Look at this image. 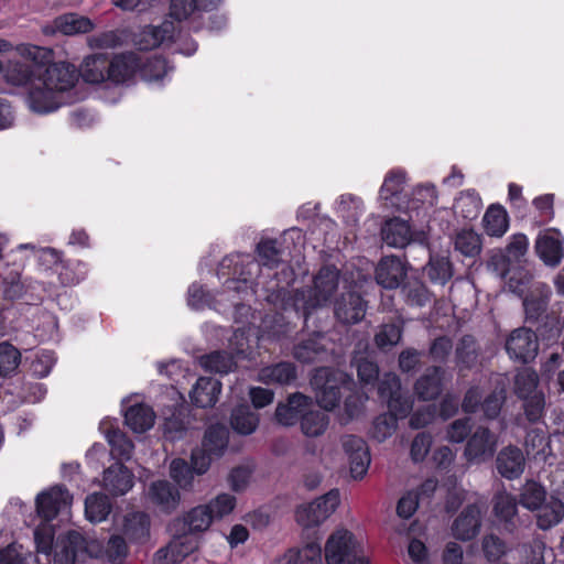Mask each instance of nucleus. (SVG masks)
Returning a JSON list of instances; mask_svg holds the SVG:
<instances>
[{"mask_svg":"<svg viewBox=\"0 0 564 564\" xmlns=\"http://www.w3.org/2000/svg\"><path fill=\"white\" fill-rule=\"evenodd\" d=\"M221 392V382L212 377H200L193 387L189 397L198 408H212L218 401Z\"/></svg>","mask_w":564,"mask_h":564,"instance_id":"24","label":"nucleus"},{"mask_svg":"<svg viewBox=\"0 0 564 564\" xmlns=\"http://www.w3.org/2000/svg\"><path fill=\"white\" fill-rule=\"evenodd\" d=\"M21 361L20 351L9 343L0 344V376L7 377L14 372Z\"/></svg>","mask_w":564,"mask_h":564,"instance_id":"57","label":"nucleus"},{"mask_svg":"<svg viewBox=\"0 0 564 564\" xmlns=\"http://www.w3.org/2000/svg\"><path fill=\"white\" fill-rule=\"evenodd\" d=\"M501 279L505 281V289L511 293L522 295L532 275L527 270L520 268V265H517L503 271Z\"/></svg>","mask_w":564,"mask_h":564,"instance_id":"49","label":"nucleus"},{"mask_svg":"<svg viewBox=\"0 0 564 564\" xmlns=\"http://www.w3.org/2000/svg\"><path fill=\"white\" fill-rule=\"evenodd\" d=\"M505 347L511 359L521 364H529L538 356L539 339L532 329L519 327L510 333Z\"/></svg>","mask_w":564,"mask_h":564,"instance_id":"8","label":"nucleus"},{"mask_svg":"<svg viewBox=\"0 0 564 564\" xmlns=\"http://www.w3.org/2000/svg\"><path fill=\"white\" fill-rule=\"evenodd\" d=\"M199 366L207 372L227 375L234 371L237 362L231 352L227 350H215L198 358Z\"/></svg>","mask_w":564,"mask_h":564,"instance_id":"33","label":"nucleus"},{"mask_svg":"<svg viewBox=\"0 0 564 564\" xmlns=\"http://www.w3.org/2000/svg\"><path fill=\"white\" fill-rule=\"evenodd\" d=\"M229 431L223 424L210 425L204 434L202 446L209 455L219 458L228 447Z\"/></svg>","mask_w":564,"mask_h":564,"instance_id":"35","label":"nucleus"},{"mask_svg":"<svg viewBox=\"0 0 564 564\" xmlns=\"http://www.w3.org/2000/svg\"><path fill=\"white\" fill-rule=\"evenodd\" d=\"M236 497L229 494H220L212 499L206 507L210 510V514L216 519H223L230 514L236 507Z\"/></svg>","mask_w":564,"mask_h":564,"instance_id":"60","label":"nucleus"},{"mask_svg":"<svg viewBox=\"0 0 564 564\" xmlns=\"http://www.w3.org/2000/svg\"><path fill=\"white\" fill-rule=\"evenodd\" d=\"M400 288L405 302L411 306L423 307L432 301V292L420 279L409 278Z\"/></svg>","mask_w":564,"mask_h":564,"instance_id":"40","label":"nucleus"},{"mask_svg":"<svg viewBox=\"0 0 564 564\" xmlns=\"http://www.w3.org/2000/svg\"><path fill=\"white\" fill-rule=\"evenodd\" d=\"M104 488L112 496H123L133 487V474L121 463H115L104 471Z\"/></svg>","mask_w":564,"mask_h":564,"instance_id":"21","label":"nucleus"},{"mask_svg":"<svg viewBox=\"0 0 564 564\" xmlns=\"http://www.w3.org/2000/svg\"><path fill=\"white\" fill-rule=\"evenodd\" d=\"M329 424V416L322 410H311L300 420L302 433L307 437H318L325 433Z\"/></svg>","mask_w":564,"mask_h":564,"instance_id":"43","label":"nucleus"},{"mask_svg":"<svg viewBox=\"0 0 564 564\" xmlns=\"http://www.w3.org/2000/svg\"><path fill=\"white\" fill-rule=\"evenodd\" d=\"M149 497L164 511L175 509L180 499L178 491L167 480L152 482L149 488Z\"/></svg>","mask_w":564,"mask_h":564,"instance_id":"37","label":"nucleus"},{"mask_svg":"<svg viewBox=\"0 0 564 564\" xmlns=\"http://www.w3.org/2000/svg\"><path fill=\"white\" fill-rule=\"evenodd\" d=\"M322 338L321 334H315L295 344L292 350L293 357L302 364L324 361L327 357V348L322 343Z\"/></svg>","mask_w":564,"mask_h":564,"instance_id":"25","label":"nucleus"},{"mask_svg":"<svg viewBox=\"0 0 564 564\" xmlns=\"http://www.w3.org/2000/svg\"><path fill=\"white\" fill-rule=\"evenodd\" d=\"M77 76L78 73L74 65L66 62L53 63L52 59L41 69L39 79L43 85L56 91H65L75 85Z\"/></svg>","mask_w":564,"mask_h":564,"instance_id":"11","label":"nucleus"},{"mask_svg":"<svg viewBox=\"0 0 564 564\" xmlns=\"http://www.w3.org/2000/svg\"><path fill=\"white\" fill-rule=\"evenodd\" d=\"M339 501V491L332 489L314 501L299 507L295 514L296 521L306 528L318 525L335 511Z\"/></svg>","mask_w":564,"mask_h":564,"instance_id":"6","label":"nucleus"},{"mask_svg":"<svg viewBox=\"0 0 564 564\" xmlns=\"http://www.w3.org/2000/svg\"><path fill=\"white\" fill-rule=\"evenodd\" d=\"M403 326L401 323H387L382 324L375 335L376 346L382 350L388 351L398 345L402 338Z\"/></svg>","mask_w":564,"mask_h":564,"instance_id":"48","label":"nucleus"},{"mask_svg":"<svg viewBox=\"0 0 564 564\" xmlns=\"http://www.w3.org/2000/svg\"><path fill=\"white\" fill-rule=\"evenodd\" d=\"M169 413L162 424L163 436L171 442L182 440L189 427L188 411L183 406H174L169 409Z\"/></svg>","mask_w":564,"mask_h":564,"instance_id":"28","label":"nucleus"},{"mask_svg":"<svg viewBox=\"0 0 564 564\" xmlns=\"http://www.w3.org/2000/svg\"><path fill=\"white\" fill-rule=\"evenodd\" d=\"M54 31L64 35L87 33L94 29V23L86 17L77 13H66L53 21Z\"/></svg>","mask_w":564,"mask_h":564,"instance_id":"41","label":"nucleus"},{"mask_svg":"<svg viewBox=\"0 0 564 564\" xmlns=\"http://www.w3.org/2000/svg\"><path fill=\"white\" fill-rule=\"evenodd\" d=\"M380 235L382 241L391 248L403 249L413 241L410 224L400 217L387 219L381 226Z\"/></svg>","mask_w":564,"mask_h":564,"instance_id":"19","label":"nucleus"},{"mask_svg":"<svg viewBox=\"0 0 564 564\" xmlns=\"http://www.w3.org/2000/svg\"><path fill=\"white\" fill-rule=\"evenodd\" d=\"M109 56L106 54H94L87 56L79 69L83 79L90 84H99L108 79Z\"/></svg>","mask_w":564,"mask_h":564,"instance_id":"31","label":"nucleus"},{"mask_svg":"<svg viewBox=\"0 0 564 564\" xmlns=\"http://www.w3.org/2000/svg\"><path fill=\"white\" fill-rule=\"evenodd\" d=\"M95 543L86 540L79 532L69 531L64 536H58L54 546V564H75L91 557L96 552Z\"/></svg>","mask_w":564,"mask_h":564,"instance_id":"5","label":"nucleus"},{"mask_svg":"<svg viewBox=\"0 0 564 564\" xmlns=\"http://www.w3.org/2000/svg\"><path fill=\"white\" fill-rule=\"evenodd\" d=\"M139 65L132 54H121L109 58L108 80L121 84L129 80L138 69Z\"/></svg>","mask_w":564,"mask_h":564,"instance_id":"38","label":"nucleus"},{"mask_svg":"<svg viewBox=\"0 0 564 564\" xmlns=\"http://www.w3.org/2000/svg\"><path fill=\"white\" fill-rule=\"evenodd\" d=\"M376 384L380 399L387 402L390 411L399 413L400 416H405L410 412L412 403L403 394L400 378L395 373H383Z\"/></svg>","mask_w":564,"mask_h":564,"instance_id":"9","label":"nucleus"},{"mask_svg":"<svg viewBox=\"0 0 564 564\" xmlns=\"http://www.w3.org/2000/svg\"><path fill=\"white\" fill-rule=\"evenodd\" d=\"M405 276L406 268L397 256L382 257L375 270L376 282L387 290L400 288Z\"/></svg>","mask_w":564,"mask_h":564,"instance_id":"17","label":"nucleus"},{"mask_svg":"<svg viewBox=\"0 0 564 564\" xmlns=\"http://www.w3.org/2000/svg\"><path fill=\"white\" fill-rule=\"evenodd\" d=\"M420 248L429 254V262L424 271L431 282L446 284L453 276V265L447 256L433 254L429 247L421 242Z\"/></svg>","mask_w":564,"mask_h":564,"instance_id":"27","label":"nucleus"},{"mask_svg":"<svg viewBox=\"0 0 564 564\" xmlns=\"http://www.w3.org/2000/svg\"><path fill=\"white\" fill-rule=\"evenodd\" d=\"M340 272L335 265H324L313 280V286L295 290L293 306L301 314L304 322L313 310L326 305L338 290Z\"/></svg>","mask_w":564,"mask_h":564,"instance_id":"1","label":"nucleus"},{"mask_svg":"<svg viewBox=\"0 0 564 564\" xmlns=\"http://www.w3.org/2000/svg\"><path fill=\"white\" fill-rule=\"evenodd\" d=\"M155 413L147 404H134L124 413V423L135 433H144L154 425Z\"/></svg>","mask_w":564,"mask_h":564,"instance_id":"36","label":"nucleus"},{"mask_svg":"<svg viewBox=\"0 0 564 564\" xmlns=\"http://www.w3.org/2000/svg\"><path fill=\"white\" fill-rule=\"evenodd\" d=\"M107 441L111 447L110 453L115 458L130 459L134 445L132 441L120 430H110L107 433Z\"/></svg>","mask_w":564,"mask_h":564,"instance_id":"53","label":"nucleus"},{"mask_svg":"<svg viewBox=\"0 0 564 564\" xmlns=\"http://www.w3.org/2000/svg\"><path fill=\"white\" fill-rule=\"evenodd\" d=\"M437 415V405L427 404L417 409L410 417L409 424L412 429L419 430L431 424Z\"/></svg>","mask_w":564,"mask_h":564,"instance_id":"63","label":"nucleus"},{"mask_svg":"<svg viewBox=\"0 0 564 564\" xmlns=\"http://www.w3.org/2000/svg\"><path fill=\"white\" fill-rule=\"evenodd\" d=\"M96 544V552H91V557L105 558L111 564H124L129 555V545L127 540L117 531L111 534L105 543L97 540H90Z\"/></svg>","mask_w":564,"mask_h":564,"instance_id":"20","label":"nucleus"},{"mask_svg":"<svg viewBox=\"0 0 564 564\" xmlns=\"http://www.w3.org/2000/svg\"><path fill=\"white\" fill-rule=\"evenodd\" d=\"M351 382L349 375L329 367L316 368L310 381L315 391L316 401L326 411H332L339 405L343 398L341 389Z\"/></svg>","mask_w":564,"mask_h":564,"instance_id":"3","label":"nucleus"},{"mask_svg":"<svg viewBox=\"0 0 564 564\" xmlns=\"http://www.w3.org/2000/svg\"><path fill=\"white\" fill-rule=\"evenodd\" d=\"M397 415L400 414L392 411L378 415L372 423V437L378 442H383L390 437L398 426Z\"/></svg>","mask_w":564,"mask_h":564,"instance_id":"54","label":"nucleus"},{"mask_svg":"<svg viewBox=\"0 0 564 564\" xmlns=\"http://www.w3.org/2000/svg\"><path fill=\"white\" fill-rule=\"evenodd\" d=\"M326 564H369L360 544L348 530L334 532L325 544Z\"/></svg>","mask_w":564,"mask_h":564,"instance_id":"4","label":"nucleus"},{"mask_svg":"<svg viewBox=\"0 0 564 564\" xmlns=\"http://www.w3.org/2000/svg\"><path fill=\"white\" fill-rule=\"evenodd\" d=\"M480 355V346L473 335L462 336L455 346V362L458 369L469 370L474 368Z\"/></svg>","mask_w":564,"mask_h":564,"instance_id":"32","label":"nucleus"},{"mask_svg":"<svg viewBox=\"0 0 564 564\" xmlns=\"http://www.w3.org/2000/svg\"><path fill=\"white\" fill-rule=\"evenodd\" d=\"M516 499L506 492L496 495V528L512 532L516 528Z\"/></svg>","mask_w":564,"mask_h":564,"instance_id":"34","label":"nucleus"},{"mask_svg":"<svg viewBox=\"0 0 564 564\" xmlns=\"http://www.w3.org/2000/svg\"><path fill=\"white\" fill-rule=\"evenodd\" d=\"M496 465L503 477L518 478L524 470V456L520 448L509 446L499 453Z\"/></svg>","mask_w":564,"mask_h":564,"instance_id":"30","label":"nucleus"},{"mask_svg":"<svg viewBox=\"0 0 564 564\" xmlns=\"http://www.w3.org/2000/svg\"><path fill=\"white\" fill-rule=\"evenodd\" d=\"M481 247V237L473 229H462L455 235L454 248L464 257L474 258L478 256Z\"/></svg>","mask_w":564,"mask_h":564,"instance_id":"47","label":"nucleus"},{"mask_svg":"<svg viewBox=\"0 0 564 564\" xmlns=\"http://www.w3.org/2000/svg\"><path fill=\"white\" fill-rule=\"evenodd\" d=\"M313 400L301 392L291 393L285 402H280L275 409V420L283 426H293L312 406Z\"/></svg>","mask_w":564,"mask_h":564,"instance_id":"16","label":"nucleus"},{"mask_svg":"<svg viewBox=\"0 0 564 564\" xmlns=\"http://www.w3.org/2000/svg\"><path fill=\"white\" fill-rule=\"evenodd\" d=\"M172 23H163L160 26H150L142 32L139 42L140 50H152L160 46L164 41L172 37Z\"/></svg>","mask_w":564,"mask_h":564,"instance_id":"50","label":"nucleus"},{"mask_svg":"<svg viewBox=\"0 0 564 564\" xmlns=\"http://www.w3.org/2000/svg\"><path fill=\"white\" fill-rule=\"evenodd\" d=\"M529 248V240L524 234H516L511 237L509 243L502 252L503 261L510 265H520Z\"/></svg>","mask_w":564,"mask_h":564,"instance_id":"51","label":"nucleus"},{"mask_svg":"<svg viewBox=\"0 0 564 564\" xmlns=\"http://www.w3.org/2000/svg\"><path fill=\"white\" fill-rule=\"evenodd\" d=\"M350 366L356 369L358 380L362 387L376 386L380 378V369L376 361L360 352H354Z\"/></svg>","mask_w":564,"mask_h":564,"instance_id":"42","label":"nucleus"},{"mask_svg":"<svg viewBox=\"0 0 564 564\" xmlns=\"http://www.w3.org/2000/svg\"><path fill=\"white\" fill-rule=\"evenodd\" d=\"M341 446L348 456L350 473L355 479L362 478L370 465V454L364 438L357 435H344Z\"/></svg>","mask_w":564,"mask_h":564,"instance_id":"12","label":"nucleus"},{"mask_svg":"<svg viewBox=\"0 0 564 564\" xmlns=\"http://www.w3.org/2000/svg\"><path fill=\"white\" fill-rule=\"evenodd\" d=\"M194 470L181 458L173 459L170 466L172 479L183 489H189L194 479Z\"/></svg>","mask_w":564,"mask_h":564,"instance_id":"59","label":"nucleus"},{"mask_svg":"<svg viewBox=\"0 0 564 564\" xmlns=\"http://www.w3.org/2000/svg\"><path fill=\"white\" fill-rule=\"evenodd\" d=\"M258 380L264 384L290 386L297 380V368L291 361H280L261 368Z\"/></svg>","mask_w":564,"mask_h":564,"instance_id":"22","label":"nucleus"},{"mask_svg":"<svg viewBox=\"0 0 564 564\" xmlns=\"http://www.w3.org/2000/svg\"><path fill=\"white\" fill-rule=\"evenodd\" d=\"M18 51L21 57L9 61L3 70L6 80L15 86L32 85L39 79L41 69L54 58V52L48 47L22 44Z\"/></svg>","mask_w":564,"mask_h":564,"instance_id":"2","label":"nucleus"},{"mask_svg":"<svg viewBox=\"0 0 564 564\" xmlns=\"http://www.w3.org/2000/svg\"><path fill=\"white\" fill-rule=\"evenodd\" d=\"M534 250L545 265L557 267L564 258V242L561 234L556 230L540 232L534 242Z\"/></svg>","mask_w":564,"mask_h":564,"instance_id":"15","label":"nucleus"},{"mask_svg":"<svg viewBox=\"0 0 564 564\" xmlns=\"http://www.w3.org/2000/svg\"><path fill=\"white\" fill-rule=\"evenodd\" d=\"M536 510L539 511L536 523L542 530H549L558 524L564 517V503L557 499L543 502Z\"/></svg>","mask_w":564,"mask_h":564,"instance_id":"46","label":"nucleus"},{"mask_svg":"<svg viewBox=\"0 0 564 564\" xmlns=\"http://www.w3.org/2000/svg\"><path fill=\"white\" fill-rule=\"evenodd\" d=\"M366 307V302L358 292L347 291L335 301L334 314L341 324L354 325L364 319Z\"/></svg>","mask_w":564,"mask_h":564,"instance_id":"14","label":"nucleus"},{"mask_svg":"<svg viewBox=\"0 0 564 564\" xmlns=\"http://www.w3.org/2000/svg\"><path fill=\"white\" fill-rule=\"evenodd\" d=\"M480 528V509L476 505H468L453 523V535L462 541L474 539Z\"/></svg>","mask_w":564,"mask_h":564,"instance_id":"23","label":"nucleus"},{"mask_svg":"<svg viewBox=\"0 0 564 564\" xmlns=\"http://www.w3.org/2000/svg\"><path fill=\"white\" fill-rule=\"evenodd\" d=\"M172 541L153 555V564H178L199 547V539L187 532H174Z\"/></svg>","mask_w":564,"mask_h":564,"instance_id":"7","label":"nucleus"},{"mask_svg":"<svg viewBox=\"0 0 564 564\" xmlns=\"http://www.w3.org/2000/svg\"><path fill=\"white\" fill-rule=\"evenodd\" d=\"M424 356L423 351L415 348H406L399 355L398 364L402 372H414L421 365V359Z\"/></svg>","mask_w":564,"mask_h":564,"instance_id":"62","label":"nucleus"},{"mask_svg":"<svg viewBox=\"0 0 564 564\" xmlns=\"http://www.w3.org/2000/svg\"><path fill=\"white\" fill-rule=\"evenodd\" d=\"M494 443L490 442L488 427H479L469 438L465 448V455L470 460L486 459L492 454Z\"/></svg>","mask_w":564,"mask_h":564,"instance_id":"39","label":"nucleus"},{"mask_svg":"<svg viewBox=\"0 0 564 564\" xmlns=\"http://www.w3.org/2000/svg\"><path fill=\"white\" fill-rule=\"evenodd\" d=\"M404 184V174L401 172L389 173L380 189V196L383 199H389L400 193Z\"/></svg>","mask_w":564,"mask_h":564,"instance_id":"64","label":"nucleus"},{"mask_svg":"<svg viewBox=\"0 0 564 564\" xmlns=\"http://www.w3.org/2000/svg\"><path fill=\"white\" fill-rule=\"evenodd\" d=\"M482 398H484L482 392L479 388H470L466 392L463 403H462L464 411L465 412H475L476 409L478 406H480L481 410L484 411L485 415L488 419H491L494 416L492 409H491V402H492L494 394H488L485 398L484 402L481 403Z\"/></svg>","mask_w":564,"mask_h":564,"instance_id":"55","label":"nucleus"},{"mask_svg":"<svg viewBox=\"0 0 564 564\" xmlns=\"http://www.w3.org/2000/svg\"><path fill=\"white\" fill-rule=\"evenodd\" d=\"M544 488L535 481H527L520 494V503L529 509L536 510L545 501Z\"/></svg>","mask_w":564,"mask_h":564,"instance_id":"56","label":"nucleus"},{"mask_svg":"<svg viewBox=\"0 0 564 564\" xmlns=\"http://www.w3.org/2000/svg\"><path fill=\"white\" fill-rule=\"evenodd\" d=\"M72 495L63 486H54L47 491L40 494L36 498V510L45 521L54 519L62 510L67 509L72 503Z\"/></svg>","mask_w":564,"mask_h":564,"instance_id":"13","label":"nucleus"},{"mask_svg":"<svg viewBox=\"0 0 564 564\" xmlns=\"http://www.w3.org/2000/svg\"><path fill=\"white\" fill-rule=\"evenodd\" d=\"M444 370L440 366H431L416 380L414 390L422 400H433L442 392V376Z\"/></svg>","mask_w":564,"mask_h":564,"instance_id":"29","label":"nucleus"},{"mask_svg":"<svg viewBox=\"0 0 564 564\" xmlns=\"http://www.w3.org/2000/svg\"><path fill=\"white\" fill-rule=\"evenodd\" d=\"M538 384L539 376L533 369L524 368L514 377V392L520 399L540 393L541 391L536 389Z\"/></svg>","mask_w":564,"mask_h":564,"instance_id":"52","label":"nucleus"},{"mask_svg":"<svg viewBox=\"0 0 564 564\" xmlns=\"http://www.w3.org/2000/svg\"><path fill=\"white\" fill-rule=\"evenodd\" d=\"M259 261L262 265L276 268L281 262V250L278 248V240H262L257 246Z\"/></svg>","mask_w":564,"mask_h":564,"instance_id":"58","label":"nucleus"},{"mask_svg":"<svg viewBox=\"0 0 564 564\" xmlns=\"http://www.w3.org/2000/svg\"><path fill=\"white\" fill-rule=\"evenodd\" d=\"M117 531L131 544H144L150 540L151 519L143 511L124 514L116 524Z\"/></svg>","mask_w":564,"mask_h":564,"instance_id":"10","label":"nucleus"},{"mask_svg":"<svg viewBox=\"0 0 564 564\" xmlns=\"http://www.w3.org/2000/svg\"><path fill=\"white\" fill-rule=\"evenodd\" d=\"M56 90L42 84L41 79H37L31 85L28 95V101L30 108L39 113L51 112L58 108V101L56 100Z\"/></svg>","mask_w":564,"mask_h":564,"instance_id":"26","label":"nucleus"},{"mask_svg":"<svg viewBox=\"0 0 564 564\" xmlns=\"http://www.w3.org/2000/svg\"><path fill=\"white\" fill-rule=\"evenodd\" d=\"M230 423L239 434L249 435L256 431L259 417L249 405H239L234 409Z\"/></svg>","mask_w":564,"mask_h":564,"instance_id":"45","label":"nucleus"},{"mask_svg":"<svg viewBox=\"0 0 564 564\" xmlns=\"http://www.w3.org/2000/svg\"><path fill=\"white\" fill-rule=\"evenodd\" d=\"M112 506L108 496L94 492L85 499V514L90 522H101L111 512Z\"/></svg>","mask_w":564,"mask_h":564,"instance_id":"44","label":"nucleus"},{"mask_svg":"<svg viewBox=\"0 0 564 564\" xmlns=\"http://www.w3.org/2000/svg\"><path fill=\"white\" fill-rule=\"evenodd\" d=\"M523 409L527 419L535 423L541 420L544 414L545 399L542 392L523 398Z\"/></svg>","mask_w":564,"mask_h":564,"instance_id":"61","label":"nucleus"},{"mask_svg":"<svg viewBox=\"0 0 564 564\" xmlns=\"http://www.w3.org/2000/svg\"><path fill=\"white\" fill-rule=\"evenodd\" d=\"M213 521L214 518L210 514V510H208L206 505H200L191 509L182 518L174 520L171 531L187 532L194 535L195 533L208 530Z\"/></svg>","mask_w":564,"mask_h":564,"instance_id":"18","label":"nucleus"}]
</instances>
